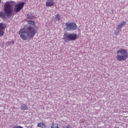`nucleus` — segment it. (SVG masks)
Here are the masks:
<instances>
[{
    "label": "nucleus",
    "instance_id": "nucleus-2",
    "mask_svg": "<svg viewBox=\"0 0 128 128\" xmlns=\"http://www.w3.org/2000/svg\"><path fill=\"white\" fill-rule=\"evenodd\" d=\"M16 4V3L14 1H6L4 6V12H0V18L2 20H4L6 18V16H8V18H10L14 12V8L12 6Z\"/></svg>",
    "mask_w": 128,
    "mask_h": 128
},
{
    "label": "nucleus",
    "instance_id": "nucleus-18",
    "mask_svg": "<svg viewBox=\"0 0 128 128\" xmlns=\"http://www.w3.org/2000/svg\"><path fill=\"white\" fill-rule=\"evenodd\" d=\"M14 128H24L22 126H14Z\"/></svg>",
    "mask_w": 128,
    "mask_h": 128
},
{
    "label": "nucleus",
    "instance_id": "nucleus-13",
    "mask_svg": "<svg viewBox=\"0 0 128 128\" xmlns=\"http://www.w3.org/2000/svg\"><path fill=\"white\" fill-rule=\"evenodd\" d=\"M26 18H28V20H34V18H36V16H32L29 14H26Z\"/></svg>",
    "mask_w": 128,
    "mask_h": 128
},
{
    "label": "nucleus",
    "instance_id": "nucleus-10",
    "mask_svg": "<svg viewBox=\"0 0 128 128\" xmlns=\"http://www.w3.org/2000/svg\"><path fill=\"white\" fill-rule=\"evenodd\" d=\"M20 108L21 110H28V106L24 103L20 104Z\"/></svg>",
    "mask_w": 128,
    "mask_h": 128
},
{
    "label": "nucleus",
    "instance_id": "nucleus-3",
    "mask_svg": "<svg viewBox=\"0 0 128 128\" xmlns=\"http://www.w3.org/2000/svg\"><path fill=\"white\" fill-rule=\"evenodd\" d=\"M78 38V34L74 33H64L62 40H64V42H68L74 41Z\"/></svg>",
    "mask_w": 128,
    "mask_h": 128
},
{
    "label": "nucleus",
    "instance_id": "nucleus-11",
    "mask_svg": "<svg viewBox=\"0 0 128 128\" xmlns=\"http://www.w3.org/2000/svg\"><path fill=\"white\" fill-rule=\"evenodd\" d=\"M46 4V6H52L54 4V2L52 0H47Z\"/></svg>",
    "mask_w": 128,
    "mask_h": 128
},
{
    "label": "nucleus",
    "instance_id": "nucleus-16",
    "mask_svg": "<svg viewBox=\"0 0 128 128\" xmlns=\"http://www.w3.org/2000/svg\"><path fill=\"white\" fill-rule=\"evenodd\" d=\"M51 128H58V124H55L50 126Z\"/></svg>",
    "mask_w": 128,
    "mask_h": 128
},
{
    "label": "nucleus",
    "instance_id": "nucleus-15",
    "mask_svg": "<svg viewBox=\"0 0 128 128\" xmlns=\"http://www.w3.org/2000/svg\"><path fill=\"white\" fill-rule=\"evenodd\" d=\"M7 44L8 46H12V44H14V41L13 40L12 41H8L7 42Z\"/></svg>",
    "mask_w": 128,
    "mask_h": 128
},
{
    "label": "nucleus",
    "instance_id": "nucleus-8",
    "mask_svg": "<svg viewBox=\"0 0 128 128\" xmlns=\"http://www.w3.org/2000/svg\"><path fill=\"white\" fill-rule=\"evenodd\" d=\"M128 58V54H125L123 56L117 55L116 58L118 62H122V60H126V58Z\"/></svg>",
    "mask_w": 128,
    "mask_h": 128
},
{
    "label": "nucleus",
    "instance_id": "nucleus-12",
    "mask_svg": "<svg viewBox=\"0 0 128 128\" xmlns=\"http://www.w3.org/2000/svg\"><path fill=\"white\" fill-rule=\"evenodd\" d=\"M36 126L37 128H46V124H44V122H40L38 124V125Z\"/></svg>",
    "mask_w": 128,
    "mask_h": 128
},
{
    "label": "nucleus",
    "instance_id": "nucleus-19",
    "mask_svg": "<svg viewBox=\"0 0 128 128\" xmlns=\"http://www.w3.org/2000/svg\"><path fill=\"white\" fill-rule=\"evenodd\" d=\"M30 16H34V14H32L30 13Z\"/></svg>",
    "mask_w": 128,
    "mask_h": 128
},
{
    "label": "nucleus",
    "instance_id": "nucleus-1",
    "mask_svg": "<svg viewBox=\"0 0 128 128\" xmlns=\"http://www.w3.org/2000/svg\"><path fill=\"white\" fill-rule=\"evenodd\" d=\"M28 24L32 26H28L27 28H24V30L22 31L20 34V38L23 40H27L28 38H32L36 34H38L40 28L36 25V22L32 20H28Z\"/></svg>",
    "mask_w": 128,
    "mask_h": 128
},
{
    "label": "nucleus",
    "instance_id": "nucleus-20",
    "mask_svg": "<svg viewBox=\"0 0 128 128\" xmlns=\"http://www.w3.org/2000/svg\"><path fill=\"white\" fill-rule=\"evenodd\" d=\"M0 4H2V0H0Z\"/></svg>",
    "mask_w": 128,
    "mask_h": 128
},
{
    "label": "nucleus",
    "instance_id": "nucleus-21",
    "mask_svg": "<svg viewBox=\"0 0 128 128\" xmlns=\"http://www.w3.org/2000/svg\"><path fill=\"white\" fill-rule=\"evenodd\" d=\"M127 54H128V52H127Z\"/></svg>",
    "mask_w": 128,
    "mask_h": 128
},
{
    "label": "nucleus",
    "instance_id": "nucleus-9",
    "mask_svg": "<svg viewBox=\"0 0 128 128\" xmlns=\"http://www.w3.org/2000/svg\"><path fill=\"white\" fill-rule=\"evenodd\" d=\"M117 54H120L121 55L120 56H124V54H128V51L126 50L124 48H120V50H118Z\"/></svg>",
    "mask_w": 128,
    "mask_h": 128
},
{
    "label": "nucleus",
    "instance_id": "nucleus-7",
    "mask_svg": "<svg viewBox=\"0 0 128 128\" xmlns=\"http://www.w3.org/2000/svg\"><path fill=\"white\" fill-rule=\"evenodd\" d=\"M8 24L2 22L0 23V36H2L4 34V30L6 28Z\"/></svg>",
    "mask_w": 128,
    "mask_h": 128
},
{
    "label": "nucleus",
    "instance_id": "nucleus-14",
    "mask_svg": "<svg viewBox=\"0 0 128 128\" xmlns=\"http://www.w3.org/2000/svg\"><path fill=\"white\" fill-rule=\"evenodd\" d=\"M55 20L57 22H58V20H60V15L58 14H56L55 17Z\"/></svg>",
    "mask_w": 128,
    "mask_h": 128
},
{
    "label": "nucleus",
    "instance_id": "nucleus-6",
    "mask_svg": "<svg viewBox=\"0 0 128 128\" xmlns=\"http://www.w3.org/2000/svg\"><path fill=\"white\" fill-rule=\"evenodd\" d=\"M126 22H121L120 24H119L116 28V30L114 32V34L116 36H118V34L120 32V30H122V26H126Z\"/></svg>",
    "mask_w": 128,
    "mask_h": 128
},
{
    "label": "nucleus",
    "instance_id": "nucleus-5",
    "mask_svg": "<svg viewBox=\"0 0 128 128\" xmlns=\"http://www.w3.org/2000/svg\"><path fill=\"white\" fill-rule=\"evenodd\" d=\"M24 4H26L25 2H19L16 4L14 7V12H20L24 8Z\"/></svg>",
    "mask_w": 128,
    "mask_h": 128
},
{
    "label": "nucleus",
    "instance_id": "nucleus-17",
    "mask_svg": "<svg viewBox=\"0 0 128 128\" xmlns=\"http://www.w3.org/2000/svg\"><path fill=\"white\" fill-rule=\"evenodd\" d=\"M72 126L70 124H68L66 126V128H72Z\"/></svg>",
    "mask_w": 128,
    "mask_h": 128
},
{
    "label": "nucleus",
    "instance_id": "nucleus-4",
    "mask_svg": "<svg viewBox=\"0 0 128 128\" xmlns=\"http://www.w3.org/2000/svg\"><path fill=\"white\" fill-rule=\"evenodd\" d=\"M65 26L67 30H76L78 28L76 24L74 22H67L65 23Z\"/></svg>",
    "mask_w": 128,
    "mask_h": 128
}]
</instances>
